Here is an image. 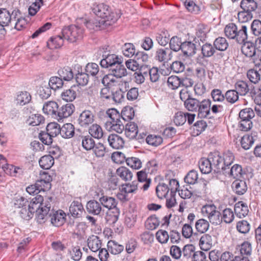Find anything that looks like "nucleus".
Listing matches in <instances>:
<instances>
[{
  "instance_id": "nucleus-1",
  "label": "nucleus",
  "mask_w": 261,
  "mask_h": 261,
  "mask_svg": "<svg viewBox=\"0 0 261 261\" xmlns=\"http://www.w3.org/2000/svg\"><path fill=\"white\" fill-rule=\"evenodd\" d=\"M104 117L106 119V128L109 131H114L121 133L124 129V119L115 109L108 110Z\"/></svg>"
},
{
  "instance_id": "nucleus-2",
  "label": "nucleus",
  "mask_w": 261,
  "mask_h": 261,
  "mask_svg": "<svg viewBox=\"0 0 261 261\" xmlns=\"http://www.w3.org/2000/svg\"><path fill=\"white\" fill-rule=\"evenodd\" d=\"M93 11L97 16L96 18H100L99 20L102 24L107 27L112 25L119 18V16L110 11L108 6L103 4L98 5L93 9Z\"/></svg>"
},
{
  "instance_id": "nucleus-3",
  "label": "nucleus",
  "mask_w": 261,
  "mask_h": 261,
  "mask_svg": "<svg viewBox=\"0 0 261 261\" xmlns=\"http://www.w3.org/2000/svg\"><path fill=\"white\" fill-rule=\"evenodd\" d=\"M247 28L242 25L238 30L237 26L233 23L227 24L224 29V33L227 37L236 39L239 43H243L247 39Z\"/></svg>"
},
{
  "instance_id": "nucleus-4",
  "label": "nucleus",
  "mask_w": 261,
  "mask_h": 261,
  "mask_svg": "<svg viewBox=\"0 0 261 261\" xmlns=\"http://www.w3.org/2000/svg\"><path fill=\"white\" fill-rule=\"evenodd\" d=\"M214 155L212 161L214 164L216 163L217 173H221L224 170L227 169L228 167L233 163L234 157L232 152L227 151L225 152L223 156H221L219 152H214Z\"/></svg>"
},
{
  "instance_id": "nucleus-5",
  "label": "nucleus",
  "mask_w": 261,
  "mask_h": 261,
  "mask_svg": "<svg viewBox=\"0 0 261 261\" xmlns=\"http://www.w3.org/2000/svg\"><path fill=\"white\" fill-rule=\"evenodd\" d=\"M201 213L207 217L213 224H220L222 222V215L214 204H207L202 206Z\"/></svg>"
},
{
  "instance_id": "nucleus-6",
  "label": "nucleus",
  "mask_w": 261,
  "mask_h": 261,
  "mask_svg": "<svg viewBox=\"0 0 261 261\" xmlns=\"http://www.w3.org/2000/svg\"><path fill=\"white\" fill-rule=\"evenodd\" d=\"M83 30L78 26L71 25L63 28L62 31V36L64 39L74 42L82 37Z\"/></svg>"
},
{
  "instance_id": "nucleus-7",
  "label": "nucleus",
  "mask_w": 261,
  "mask_h": 261,
  "mask_svg": "<svg viewBox=\"0 0 261 261\" xmlns=\"http://www.w3.org/2000/svg\"><path fill=\"white\" fill-rule=\"evenodd\" d=\"M19 10L12 11L6 8H0V23L6 26L11 25L15 19L18 16Z\"/></svg>"
},
{
  "instance_id": "nucleus-8",
  "label": "nucleus",
  "mask_w": 261,
  "mask_h": 261,
  "mask_svg": "<svg viewBox=\"0 0 261 261\" xmlns=\"http://www.w3.org/2000/svg\"><path fill=\"white\" fill-rule=\"evenodd\" d=\"M213 155H214V152L211 153L207 159L201 158L199 161V167L202 173L208 174L212 171V169H214V171L217 172L216 165L217 164L216 163L214 164V162L212 161Z\"/></svg>"
},
{
  "instance_id": "nucleus-9",
  "label": "nucleus",
  "mask_w": 261,
  "mask_h": 261,
  "mask_svg": "<svg viewBox=\"0 0 261 261\" xmlns=\"http://www.w3.org/2000/svg\"><path fill=\"white\" fill-rule=\"evenodd\" d=\"M51 212L49 202L45 201L44 206L36 212L37 222L40 224L44 223L51 216Z\"/></svg>"
},
{
  "instance_id": "nucleus-10",
  "label": "nucleus",
  "mask_w": 261,
  "mask_h": 261,
  "mask_svg": "<svg viewBox=\"0 0 261 261\" xmlns=\"http://www.w3.org/2000/svg\"><path fill=\"white\" fill-rule=\"evenodd\" d=\"M94 113L88 110L83 111L78 118L79 124L83 127H87L92 124L94 121Z\"/></svg>"
},
{
  "instance_id": "nucleus-11",
  "label": "nucleus",
  "mask_w": 261,
  "mask_h": 261,
  "mask_svg": "<svg viewBox=\"0 0 261 261\" xmlns=\"http://www.w3.org/2000/svg\"><path fill=\"white\" fill-rule=\"evenodd\" d=\"M52 180V177L48 174L44 172L42 175L41 178L38 180L35 184L37 186L39 192L44 191L50 189V181Z\"/></svg>"
},
{
  "instance_id": "nucleus-12",
  "label": "nucleus",
  "mask_w": 261,
  "mask_h": 261,
  "mask_svg": "<svg viewBox=\"0 0 261 261\" xmlns=\"http://www.w3.org/2000/svg\"><path fill=\"white\" fill-rule=\"evenodd\" d=\"M211 101L210 99H203L200 102L197 111L198 116L201 118L208 117L210 114Z\"/></svg>"
},
{
  "instance_id": "nucleus-13",
  "label": "nucleus",
  "mask_w": 261,
  "mask_h": 261,
  "mask_svg": "<svg viewBox=\"0 0 261 261\" xmlns=\"http://www.w3.org/2000/svg\"><path fill=\"white\" fill-rule=\"evenodd\" d=\"M172 51L168 48L158 49L155 53V59L160 62L165 63L172 58Z\"/></svg>"
},
{
  "instance_id": "nucleus-14",
  "label": "nucleus",
  "mask_w": 261,
  "mask_h": 261,
  "mask_svg": "<svg viewBox=\"0 0 261 261\" xmlns=\"http://www.w3.org/2000/svg\"><path fill=\"white\" fill-rule=\"evenodd\" d=\"M103 59L100 61V65L103 68L112 67V66L117 64L119 61H118V57L115 54H105L102 55Z\"/></svg>"
},
{
  "instance_id": "nucleus-15",
  "label": "nucleus",
  "mask_w": 261,
  "mask_h": 261,
  "mask_svg": "<svg viewBox=\"0 0 261 261\" xmlns=\"http://www.w3.org/2000/svg\"><path fill=\"white\" fill-rule=\"evenodd\" d=\"M74 109V106L72 103L63 105L61 108H58L56 118L62 119L68 117L73 113Z\"/></svg>"
},
{
  "instance_id": "nucleus-16",
  "label": "nucleus",
  "mask_w": 261,
  "mask_h": 261,
  "mask_svg": "<svg viewBox=\"0 0 261 261\" xmlns=\"http://www.w3.org/2000/svg\"><path fill=\"white\" fill-rule=\"evenodd\" d=\"M223 174L229 177H232L233 178L239 179L242 177L243 171L241 166L238 164H235L231 168L229 167L224 170V172H221Z\"/></svg>"
},
{
  "instance_id": "nucleus-17",
  "label": "nucleus",
  "mask_w": 261,
  "mask_h": 261,
  "mask_svg": "<svg viewBox=\"0 0 261 261\" xmlns=\"http://www.w3.org/2000/svg\"><path fill=\"white\" fill-rule=\"evenodd\" d=\"M58 107V105L56 102L54 101H49L44 103L42 110L45 114L51 115L56 118Z\"/></svg>"
},
{
  "instance_id": "nucleus-18",
  "label": "nucleus",
  "mask_w": 261,
  "mask_h": 261,
  "mask_svg": "<svg viewBox=\"0 0 261 261\" xmlns=\"http://www.w3.org/2000/svg\"><path fill=\"white\" fill-rule=\"evenodd\" d=\"M109 71L117 78H121L127 74L126 69L120 62L110 67Z\"/></svg>"
},
{
  "instance_id": "nucleus-19",
  "label": "nucleus",
  "mask_w": 261,
  "mask_h": 261,
  "mask_svg": "<svg viewBox=\"0 0 261 261\" xmlns=\"http://www.w3.org/2000/svg\"><path fill=\"white\" fill-rule=\"evenodd\" d=\"M84 24L90 30L98 31L101 29H104L106 25L102 24V22L99 19L94 18L89 20L86 19L82 20Z\"/></svg>"
},
{
  "instance_id": "nucleus-20",
  "label": "nucleus",
  "mask_w": 261,
  "mask_h": 261,
  "mask_svg": "<svg viewBox=\"0 0 261 261\" xmlns=\"http://www.w3.org/2000/svg\"><path fill=\"white\" fill-rule=\"evenodd\" d=\"M87 242L89 248L93 252L98 251L101 247V240L97 236H90L88 238Z\"/></svg>"
},
{
  "instance_id": "nucleus-21",
  "label": "nucleus",
  "mask_w": 261,
  "mask_h": 261,
  "mask_svg": "<svg viewBox=\"0 0 261 261\" xmlns=\"http://www.w3.org/2000/svg\"><path fill=\"white\" fill-rule=\"evenodd\" d=\"M51 223L55 226H60L65 222V214L62 211L54 212L52 210L50 217Z\"/></svg>"
},
{
  "instance_id": "nucleus-22",
  "label": "nucleus",
  "mask_w": 261,
  "mask_h": 261,
  "mask_svg": "<svg viewBox=\"0 0 261 261\" xmlns=\"http://www.w3.org/2000/svg\"><path fill=\"white\" fill-rule=\"evenodd\" d=\"M45 204L43 197L40 195H37L35 197L33 198L30 203H28V205L30 209L34 214L41 208V207L43 206Z\"/></svg>"
},
{
  "instance_id": "nucleus-23",
  "label": "nucleus",
  "mask_w": 261,
  "mask_h": 261,
  "mask_svg": "<svg viewBox=\"0 0 261 261\" xmlns=\"http://www.w3.org/2000/svg\"><path fill=\"white\" fill-rule=\"evenodd\" d=\"M77 90V86L75 85L72 86L69 89L62 92L61 94V97L63 100L66 101H72L76 97Z\"/></svg>"
},
{
  "instance_id": "nucleus-24",
  "label": "nucleus",
  "mask_w": 261,
  "mask_h": 261,
  "mask_svg": "<svg viewBox=\"0 0 261 261\" xmlns=\"http://www.w3.org/2000/svg\"><path fill=\"white\" fill-rule=\"evenodd\" d=\"M108 140L110 146L116 149L122 148L124 144L123 138L116 134L110 135Z\"/></svg>"
},
{
  "instance_id": "nucleus-25",
  "label": "nucleus",
  "mask_w": 261,
  "mask_h": 261,
  "mask_svg": "<svg viewBox=\"0 0 261 261\" xmlns=\"http://www.w3.org/2000/svg\"><path fill=\"white\" fill-rule=\"evenodd\" d=\"M84 211L82 203L79 201H73L69 207V212L73 217H80Z\"/></svg>"
},
{
  "instance_id": "nucleus-26",
  "label": "nucleus",
  "mask_w": 261,
  "mask_h": 261,
  "mask_svg": "<svg viewBox=\"0 0 261 261\" xmlns=\"http://www.w3.org/2000/svg\"><path fill=\"white\" fill-rule=\"evenodd\" d=\"M100 202L92 200L88 201L86 205V210L87 212L91 214L94 215H98L100 214L102 210Z\"/></svg>"
},
{
  "instance_id": "nucleus-27",
  "label": "nucleus",
  "mask_w": 261,
  "mask_h": 261,
  "mask_svg": "<svg viewBox=\"0 0 261 261\" xmlns=\"http://www.w3.org/2000/svg\"><path fill=\"white\" fill-rule=\"evenodd\" d=\"M85 71L88 74L92 76H95L97 80H99V78L102 77V71H99L98 65L94 63H88L85 68Z\"/></svg>"
},
{
  "instance_id": "nucleus-28",
  "label": "nucleus",
  "mask_w": 261,
  "mask_h": 261,
  "mask_svg": "<svg viewBox=\"0 0 261 261\" xmlns=\"http://www.w3.org/2000/svg\"><path fill=\"white\" fill-rule=\"evenodd\" d=\"M183 54L186 57H191L196 53V45L191 41H185L182 42L180 49Z\"/></svg>"
},
{
  "instance_id": "nucleus-29",
  "label": "nucleus",
  "mask_w": 261,
  "mask_h": 261,
  "mask_svg": "<svg viewBox=\"0 0 261 261\" xmlns=\"http://www.w3.org/2000/svg\"><path fill=\"white\" fill-rule=\"evenodd\" d=\"M99 201L101 205L109 210L116 208L117 204L116 200L114 198L105 196L103 194L99 197Z\"/></svg>"
},
{
  "instance_id": "nucleus-30",
  "label": "nucleus",
  "mask_w": 261,
  "mask_h": 261,
  "mask_svg": "<svg viewBox=\"0 0 261 261\" xmlns=\"http://www.w3.org/2000/svg\"><path fill=\"white\" fill-rule=\"evenodd\" d=\"M232 188L234 192L239 195H243L247 190L246 182L243 180L237 179L233 181Z\"/></svg>"
},
{
  "instance_id": "nucleus-31",
  "label": "nucleus",
  "mask_w": 261,
  "mask_h": 261,
  "mask_svg": "<svg viewBox=\"0 0 261 261\" xmlns=\"http://www.w3.org/2000/svg\"><path fill=\"white\" fill-rule=\"evenodd\" d=\"M213 240L211 236L204 234L201 236L199 241L200 248L204 251L210 250L213 245Z\"/></svg>"
},
{
  "instance_id": "nucleus-32",
  "label": "nucleus",
  "mask_w": 261,
  "mask_h": 261,
  "mask_svg": "<svg viewBox=\"0 0 261 261\" xmlns=\"http://www.w3.org/2000/svg\"><path fill=\"white\" fill-rule=\"evenodd\" d=\"M124 130L126 137L129 139H134L138 133V126L134 122H130L125 124Z\"/></svg>"
},
{
  "instance_id": "nucleus-33",
  "label": "nucleus",
  "mask_w": 261,
  "mask_h": 261,
  "mask_svg": "<svg viewBox=\"0 0 261 261\" xmlns=\"http://www.w3.org/2000/svg\"><path fill=\"white\" fill-rule=\"evenodd\" d=\"M241 48L242 53L246 57L255 56L256 48L254 44L251 42H244Z\"/></svg>"
},
{
  "instance_id": "nucleus-34",
  "label": "nucleus",
  "mask_w": 261,
  "mask_h": 261,
  "mask_svg": "<svg viewBox=\"0 0 261 261\" xmlns=\"http://www.w3.org/2000/svg\"><path fill=\"white\" fill-rule=\"evenodd\" d=\"M79 139L81 141L82 146L86 150L93 149L95 145V141L91 136H80Z\"/></svg>"
},
{
  "instance_id": "nucleus-35",
  "label": "nucleus",
  "mask_w": 261,
  "mask_h": 261,
  "mask_svg": "<svg viewBox=\"0 0 261 261\" xmlns=\"http://www.w3.org/2000/svg\"><path fill=\"white\" fill-rule=\"evenodd\" d=\"M234 212L238 217L242 218L247 215L249 210L246 203L243 201H239L234 205Z\"/></svg>"
},
{
  "instance_id": "nucleus-36",
  "label": "nucleus",
  "mask_w": 261,
  "mask_h": 261,
  "mask_svg": "<svg viewBox=\"0 0 261 261\" xmlns=\"http://www.w3.org/2000/svg\"><path fill=\"white\" fill-rule=\"evenodd\" d=\"M28 203V201L26 198L22 196H17L13 199L11 202V206L13 208L15 212L16 210L18 211L22 208L23 207L27 206Z\"/></svg>"
},
{
  "instance_id": "nucleus-37",
  "label": "nucleus",
  "mask_w": 261,
  "mask_h": 261,
  "mask_svg": "<svg viewBox=\"0 0 261 261\" xmlns=\"http://www.w3.org/2000/svg\"><path fill=\"white\" fill-rule=\"evenodd\" d=\"M2 168L3 170L7 174H11L12 171H13L14 173H17V169H19V168H16L12 165H9L7 163V160L3 155L0 154V168Z\"/></svg>"
},
{
  "instance_id": "nucleus-38",
  "label": "nucleus",
  "mask_w": 261,
  "mask_h": 261,
  "mask_svg": "<svg viewBox=\"0 0 261 261\" xmlns=\"http://www.w3.org/2000/svg\"><path fill=\"white\" fill-rule=\"evenodd\" d=\"M61 136L64 138H70L74 134V126L71 123L64 124L61 127Z\"/></svg>"
},
{
  "instance_id": "nucleus-39",
  "label": "nucleus",
  "mask_w": 261,
  "mask_h": 261,
  "mask_svg": "<svg viewBox=\"0 0 261 261\" xmlns=\"http://www.w3.org/2000/svg\"><path fill=\"white\" fill-rule=\"evenodd\" d=\"M58 74L59 77L65 81H69L73 77V73L69 67H65L60 69L58 71Z\"/></svg>"
},
{
  "instance_id": "nucleus-40",
  "label": "nucleus",
  "mask_w": 261,
  "mask_h": 261,
  "mask_svg": "<svg viewBox=\"0 0 261 261\" xmlns=\"http://www.w3.org/2000/svg\"><path fill=\"white\" fill-rule=\"evenodd\" d=\"M240 6L243 10L252 13L257 8V4L254 0H242Z\"/></svg>"
},
{
  "instance_id": "nucleus-41",
  "label": "nucleus",
  "mask_w": 261,
  "mask_h": 261,
  "mask_svg": "<svg viewBox=\"0 0 261 261\" xmlns=\"http://www.w3.org/2000/svg\"><path fill=\"white\" fill-rule=\"evenodd\" d=\"M64 39L62 35H58L51 38L47 42L48 47L51 49L61 47L63 44Z\"/></svg>"
},
{
  "instance_id": "nucleus-42",
  "label": "nucleus",
  "mask_w": 261,
  "mask_h": 261,
  "mask_svg": "<svg viewBox=\"0 0 261 261\" xmlns=\"http://www.w3.org/2000/svg\"><path fill=\"white\" fill-rule=\"evenodd\" d=\"M40 167L44 169H49L54 164V159L51 155H44L39 160Z\"/></svg>"
},
{
  "instance_id": "nucleus-43",
  "label": "nucleus",
  "mask_w": 261,
  "mask_h": 261,
  "mask_svg": "<svg viewBox=\"0 0 261 261\" xmlns=\"http://www.w3.org/2000/svg\"><path fill=\"white\" fill-rule=\"evenodd\" d=\"M116 174L123 180L125 181L130 180L133 177V173L132 172L127 168L123 166L117 169Z\"/></svg>"
},
{
  "instance_id": "nucleus-44",
  "label": "nucleus",
  "mask_w": 261,
  "mask_h": 261,
  "mask_svg": "<svg viewBox=\"0 0 261 261\" xmlns=\"http://www.w3.org/2000/svg\"><path fill=\"white\" fill-rule=\"evenodd\" d=\"M18 16L15 19L14 22L11 24V27L18 31H21L25 28L27 22V20L21 16V13L19 10Z\"/></svg>"
},
{
  "instance_id": "nucleus-45",
  "label": "nucleus",
  "mask_w": 261,
  "mask_h": 261,
  "mask_svg": "<svg viewBox=\"0 0 261 261\" xmlns=\"http://www.w3.org/2000/svg\"><path fill=\"white\" fill-rule=\"evenodd\" d=\"M235 90L239 94L244 96L247 94L249 91L247 83L243 81H238L234 85Z\"/></svg>"
},
{
  "instance_id": "nucleus-46",
  "label": "nucleus",
  "mask_w": 261,
  "mask_h": 261,
  "mask_svg": "<svg viewBox=\"0 0 261 261\" xmlns=\"http://www.w3.org/2000/svg\"><path fill=\"white\" fill-rule=\"evenodd\" d=\"M107 246L109 250L113 254H119L124 249L123 246L118 244L117 242L113 240L109 241Z\"/></svg>"
},
{
  "instance_id": "nucleus-47",
  "label": "nucleus",
  "mask_w": 261,
  "mask_h": 261,
  "mask_svg": "<svg viewBox=\"0 0 261 261\" xmlns=\"http://www.w3.org/2000/svg\"><path fill=\"white\" fill-rule=\"evenodd\" d=\"M169 191V187L164 183L159 184L156 187V193L160 199L166 198Z\"/></svg>"
},
{
  "instance_id": "nucleus-48",
  "label": "nucleus",
  "mask_w": 261,
  "mask_h": 261,
  "mask_svg": "<svg viewBox=\"0 0 261 261\" xmlns=\"http://www.w3.org/2000/svg\"><path fill=\"white\" fill-rule=\"evenodd\" d=\"M31 99V96L27 91L20 92L16 97L17 103L20 105L23 106L30 102Z\"/></svg>"
},
{
  "instance_id": "nucleus-49",
  "label": "nucleus",
  "mask_w": 261,
  "mask_h": 261,
  "mask_svg": "<svg viewBox=\"0 0 261 261\" xmlns=\"http://www.w3.org/2000/svg\"><path fill=\"white\" fill-rule=\"evenodd\" d=\"M215 49L220 50H225L228 46V43L226 39L224 37H218L214 42Z\"/></svg>"
},
{
  "instance_id": "nucleus-50",
  "label": "nucleus",
  "mask_w": 261,
  "mask_h": 261,
  "mask_svg": "<svg viewBox=\"0 0 261 261\" xmlns=\"http://www.w3.org/2000/svg\"><path fill=\"white\" fill-rule=\"evenodd\" d=\"M91 137L96 139H100L103 136V130L100 125L94 124L89 129Z\"/></svg>"
},
{
  "instance_id": "nucleus-51",
  "label": "nucleus",
  "mask_w": 261,
  "mask_h": 261,
  "mask_svg": "<svg viewBox=\"0 0 261 261\" xmlns=\"http://www.w3.org/2000/svg\"><path fill=\"white\" fill-rule=\"evenodd\" d=\"M63 80L58 76H53L50 78L48 86L53 90H56L62 87L63 85Z\"/></svg>"
},
{
  "instance_id": "nucleus-52",
  "label": "nucleus",
  "mask_w": 261,
  "mask_h": 261,
  "mask_svg": "<svg viewBox=\"0 0 261 261\" xmlns=\"http://www.w3.org/2000/svg\"><path fill=\"white\" fill-rule=\"evenodd\" d=\"M60 130V125L56 122L50 123L46 126L47 132L53 137L57 136L59 134L61 135Z\"/></svg>"
},
{
  "instance_id": "nucleus-53",
  "label": "nucleus",
  "mask_w": 261,
  "mask_h": 261,
  "mask_svg": "<svg viewBox=\"0 0 261 261\" xmlns=\"http://www.w3.org/2000/svg\"><path fill=\"white\" fill-rule=\"evenodd\" d=\"M210 224L208 222L204 219H200L197 220L195 223V228L197 231L200 233H204L209 228Z\"/></svg>"
},
{
  "instance_id": "nucleus-54",
  "label": "nucleus",
  "mask_w": 261,
  "mask_h": 261,
  "mask_svg": "<svg viewBox=\"0 0 261 261\" xmlns=\"http://www.w3.org/2000/svg\"><path fill=\"white\" fill-rule=\"evenodd\" d=\"M200 101L194 98H191L185 101L184 106L185 108L189 111H197L199 105H200Z\"/></svg>"
},
{
  "instance_id": "nucleus-55",
  "label": "nucleus",
  "mask_w": 261,
  "mask_h": 261,
  "mask_svg": "<svg viewBox=\"0 0 261 261\" xmlns=\"http://www.w3.org/2000/svg\"><path fill=\"white\" fill-rule=\"evenodd\" d=\"M252 250V245L248 241L243 242L240 246V255L249 257L251 255Z\"/></svg>"
},
{
  "instance_id": "nucleus-56",
  "label": "nucleus",
  "mask_w": 261,
  "mask_h": 261,
  "mask_svg": "<svg viewBox=\"0 0 261 261\" xmlns=\"http://www.w3.org/2000/svg\"><path fill=\"white\" fill-rule=\"evenodd\" d=\"M125 162L128 166L134 169H139L142 167V162L138 158H127L125 159Z\"/></svg>"
},
{
  "instance_id": "nucleus-57",
  "label": "nucleus",
  "mask_w": 261,
  "mask_h": 261,
  "mask_svg": "<svg viewBox=\"0 0 261 261\" xmlns=\"http://www.w3.org/2000/svg\"><path fill=\"white\" fill-rule=\"evenodd\" d=\"M170 50H172L174 51H177L180 50L182 42H181V38L174 36L171 38L169 42Z\"/></svg>"
},
{
  "instance_id": "nucleus-58",
  "label": "nucleus",
  "mask_w": 261,
  "mask_h": 261,
  "mask_svg": "<svg viewBox=\"0 0 261 261\" xmlns=\"http://www.w3.org/2000/svg\"><path fill=\"white\" fill-rule=\"evenodd\" d=\"M254 139L252 135L244 136L241 141V146L245 150L249 149L253 145Z\"/></svg>"
},
{
  "instance_id": "nucleus-59",
  "label": "nucleus",
  "mask_w": 261,
  "mask_h": 261,
  "mask_svg": "<svg viewBox=\"0 0 261 261\" xmlns=\"http://www.w3.org/2000/svg\"><path fill=\"white\" fill-rule=\"evenodd\" d=\"M195 247L193 245L188 244L185 245L181 250L183 258L188 259L193 257V254L195 252Z\"/></svg>"
},
{
  "instance_id": "nucleus-60",
  "label": "nucleus",
  "mask_w": 261,
  "mask_h": 261,
  "mask_svg": "<svg viewBox=\"0 0 261 261\" xmlns=\"http://www.w3.org/2000/svg\"><path fill=\"white\" fill-rule=\"evenodd\" d=\"M225 99L228 102L234 103L239 99V94L235 90H229L225 93Z\"/></svg>"
},
{
  "instance_id": "nucleus-61",
  "label": "nucleus",
  "mask_w": 261,
  "mask_h": 261,
  "mask_svg": "<svg viewBox=\"0 0 261 261\" xmlns=\"http://www.w3.org/2000/svg\"><path fill=\"white\" fill-rule=\"evenodd\" d=\"M146 141L148 144L157 146L162 143L163 139L158 135H150L147 137Z\"/></svg>"
},
{
  "instance_id": "nucleus-62",
  "label": "nucleus",
  "mask_w": 261,
  "mask_h": 261,
  "mask_svg": "<svg viewBox=\"0 0 261 261\" xmlns=\"http://www.w3.org/2000/svg\"><path fill=\"white\" fill-rule=\"evenodd\" d=\"M254 116V111L249 108L243 109L239 113V118L243 119V120L250 119L251 120Z\"/></svg>"
},
{
  "instance_id": "nucleus-63",
  "label": "nucleus",
  "mask_w": 261,
  "mask_h": 261,
  "mask_svg": "<svg viewBox=\"0 0 261 261\" xmlns=\"http://www.w3.org/2000/svg\"><path fill=\"white\" fill-rule=\"evenodd\" d=\"M178 194L182 199H189L193 195L192 188L189 186H183L180 189L178 190Z\"/></svg>"
},
{
  "instance_id": "nucleus-64",
  "label": "nucleus",
  "mask_w": 261,
  "mask_h": 261,
  "mask_svg": "<svg viewBox=\"0 0 261 261\" xmlns=\"http://www.w3.org/2000/svg\"><path fill=\"white\" fill-rule=\"evenodd\" d=\"M247 75L250 81L254 84L257 83L260 80L261 75L260 73L254 69L249 70Z\"/></svg>"
}]
</instances>
